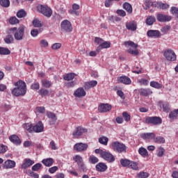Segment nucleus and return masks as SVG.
<instances>
[{
    "label": "nucleus",
    "mask_w": 178,
    "mask_h": 178,
    "mask_svg": "<svg viewBox=\"0 0 178 178\" xmlns=\"http://www.w3.org/2000/svg\"><path fill=\"white\" fill-rule=\"evenodd\" d=\"M15 88L12 90V94L15 97H24L27 92V88L26 82L23 81H19L14 83Z\"/></svg>",
    "instance_id": "1"
},
{
    "label": "nucleus",
    "mask_w": 178,
    "mask_h": 178,
    "mask_svg": "<svg viewBox=\"0 0 178 178\" xmlns=\"http://www.w3.org/2000/svg\"><path fill=\"white\" fill-rule=\"evenodd\" d=\"M24 26H21L18 29L16 27L11 28L10 31L14 33V38L17 41H22L23 37H24Z\"/></svg>",
    "instance_id": "2"
},
{
    "label": "nucleus",
    "mask_w": 178,
    "mask_h": 178,
    "mask_svg": "<svg viewBox=\"0 0 178 178\" xmlns=\"http://www.w3.org/2000/svg\"><path fill=\"white\" fill-rule=\"evenodd\" d=\"M38 12L46 16V17H51L52 16V10L48 6L38 5L36 7Z\"/></svg>",
    "instance_id": "3"
},
{
    "label": "nucleus",
    "mask_w": 178,
    "mask_h": 178,
    "mask_svg": "<svg viewBox=\"0 0 178 178\" xmlns=\"http://www.w3.org/2000/svg\"><path fill=\"white\" fill-rule=\"evenodd\" d=\"M60 30L63 33H72L73 31V26H72V22L69 20L65 19L61 22Z\"/></svg>",
    "instance_id": "4"
},
{
    "label": "nucleus",
    "mask_w": 178,
    "mask_h": 178,
    "mask_svg": "<svg viewBox=\"0 0 178 178\" xmlns=\"http://www.w3.org/2000/svg\"><path fill=\"white\" fill-rule=\"evenodd\" d=\"M145 123L147 124H154V126H158L159 124H162V118L161 117H146Z\"/></svg>",
    "instance_id": "5"
},
{
    "label": "nucleus",
    "mask_w": 178,
    "mask_h": 178,
    "mask_svg": "<svg viewBox=\"0 0 178 178\" xmlns=\"http://www.w3.org/2000/svg\"><path fill=\"white\" fill-rule=\"evenodd\" d=\"M112 147L113 149L115 151V152H119V154H122V152H125L126 151V145L118 141L113 142L112 143Z\"/></svg>",
    "instance_id": "6"
},
{
    "label": "nucleus",
    "mask_w": 178,
    "mask_h": 178,
    "mask_svg": "<svg viewBox=\"0 0 178 178\" xmlns=\"http://www.w3.org/2000/svg\"><path fill=\"white\" fill-rule=\"evenodd\" d=\"M163 55L165 59L170 62H175V60H176V53L170 49L165 50Z\"/></svg>",
    "instance_id": "7"
},
{
    "label": "nucleus",
    "mask_w": 178,
    "mask_h": 178,
    "mask_svg": "<svg viewBox=\"0 0 178 178\" xmlns=\"http://www.w3.org/2000/svg\"><path fill=\"white\" fill-rule=\"evenodd\" d=\"M88 149V145L83 143H78L74 145V149L77 152H84Z\"/></svg>",
    "instance_id": "8"
},
{
    "label": "nucleus",
    "mask_w": 178,
    "mask_h": 178,
    "mask_svg": "<svg viewBox=\"0 0 178 178\" xmlns=\"http://www.w3.org/2000/svg\"><path fill=\"white\" fill-rule=\"evenodd\" d=\"M101 157L103 158V159H105V161H107V162H109L110 163L115 162V156L109 152L103 151V152H102Z\"/></svg>",
    "instance_id": "9"
},
{
    "label": "nucleus",
    "mask_w": 178,
    "mask_h": 178,
    "mask_svg": "<svg viewBox=\"0 0 178 178\" xmlns=\"http://www.w3.org/2000/svg\"><path fill=\"white\" fill-rule=\"evenodd\" d=\"M156 19L158 22H160L161 23H166V22H170V20H172V16L163 14H157Z\"/></svg>",
    "instance_id": "10"
},
{
    "label": "nucleus",
    "mask_w": 178,
    "mask_h": 178,
    "mask_svg": "<svg viewBox=\"0 0 178 178\" xmlns=\"http://www.w3.org/2000/svg\"><path fill=\"white\" fill-rule=\"evenodd\" d=\"M111 109H112V106L109 104H101L98 108V111L100 113H106V112H109Z\"/></svg>",
    "instance_id": "11"
},
{
    "label": "nucleus",
    "mask_w": 178,
    "mask_h": 178,
    "mask_svg": "<svg viewBox=\"0 0 178 178\" xmlns=\"http://www.w3.org/2000/svg\"><path fill=\"white\" fill-rule=\"evenodd\" d=\"M86 95H87V92H86V90L83 88H79L74 92V96L76 98H83Z\"/></svg>",
    "instance_id": "12"
},
{
    "label": "nucleus",
    "mask_w": 178,
    "mask_h": 178,
    "mask_svg": "<svg viewBox=\"0 0 178 178\" xmlns=\"http://www.w3.org/2000/svg\"><path fill=\"white\" fill-rule=\"evenodd\" d=\"M118 83L124 84L125 86H130L131 84V79L127 76H122L118 78Z\"/></svg>",
    "instance_id": "13"
},
{
    "label": "nucleus",
    "mask_w": 178,
    "mask_h": 178,
    "mask_svg": "<svg viewBox=\"0 0 178 178\" xmlns=\"http://www.w3.org/2000/svg\"><path fill=\"white\" fill-rule=\"evenodd\" d=\"M147 37H149L150 38H159L161 35V32L158 30H149L147 32Z\"/></svg>",
    "instance_id": "14"
},
{
    "label": "nucleus",
    "mask_w": 178,
    "mask_h": 178,
    "mask_svg": "<svg viewBox=\"0 0 178 178\" xmlns=\"http://www.w3.org/2000/svg\"><path fill=\"white\" fill-rule=\"evenodd\" d=\"M87 129H85L81 127H76V130L72 133V136L74 138H79L80 136L83 134V133H86Z\"/></svg>",
    "instance_id": "15"
},
{
    "label": "nucleus",
    "mask_w": 178,
    "mask_h": 178,
    "mask_svg": "<svg viewBox=\"0 0 178 178\" xmlns=\"http://www.w3.org/2000/svg\"><path fill=\"white\" fill-rule=\"evenodd\" d=\"M33 130L35 133H42L44 131V124H42V122L39 121L33 127Z\"/></svg>",
    "instance_id": "16"
},
{
    "label": "nucleus",
    "mask_w": 178,
    "mask_h": 178,
    "mask_svg": "<svg viewBox=\"0 0 178 178\" xmlns=\"http://www.w3.org/2000/svg\"><path fill=\"white\" fill-rule=\"evenodd\" d=\"M33 165H34V161H32L30 159H24L21 168L22 169H27L28 168H30V166H33Z\"/></svg>",
    "instance_id": "17"
},
{
    "label": "nucleus",
    "mask_w": 178,
    "mask_h": 178,
    "mask_svg": "<svg viewBox=\"0 0 178 178\" xmlns=\"http://www.w3.org/2000/svg\"><path fill=\"white\" fill-rule=\"evenodd\" d=\"M126 29L130 31H136V30H137V22H136V21L127 22Z\"/></svg>",
    "instance_id": "18"
},
{
    "label": "nucleus",
    "mask_w": 178,
    "mask_h": 178,
    "mask_svg": "<svg viewBox=\"0 0 178 178\" xmlns=\"http://www.w3.org/2000/svg\"><path fill=\"white\" fill-rule=\"evenodd\" d=\"M15 166H16V162L12 160L5 161L3 164L4 169H13V168H15Z\"/></svg>",
    "instance_id": "19"
},
{
    "label": "nucleus",
    "mask_w": 178,
    "mask_h": 178,
    "mask_svg": "<svg viewBox=\"0 0 178 178\" xmlns=\"http://www.w3.org/2000/svg\"><path fill=\"white\" fill-rule=\"evenodd\" d=\"M138 92L140 95H143V97H148V95L152 94V90L149 88H140Z\"/></svg>",
    "instance_id": "20"
},
{
    "label": "nucleus",
    "mask_w": 178,
    "mask_h": 178,
    "mask_svg": "<svg viewBox=\"0 0 178 178\" xmlns=\"http://www.w3.org/2000/svg\"><path fill=\"white\" fill-rule=\"evenodd\" d=\"M106 48H111V42L109 41L106 42H102V44H100L97 48V51L99 52L102 49H105Z\"/></svg>",
    "instance_id": "21"
},
{
    "label": "nucleus",
    "mask_w": 178,
    "mask_h": 178,
    "mask_svg": "<svg viewBox=\"0 0 178 178\" xmlns=\"http://www.w3.org/2000/svg\"><path fill=\"white\" fill-rule=\"evenodd\" d=\"M98 84V82L97 81H90L88 82H85L84 83V88L86 90H90V88H92L93 87H95Z\"/></svg>",
    "instance_id": "22"
},
{
    "label": "nucleus",
    "mask_w": 178,
    "mask_h": 178,
    "mask_svg": "<svg viewBox=\"0 0 178 178\" xmlns=\"http://www.w3.org/2000/svg\"><path fill=\"white\" fill-rule=\"evenodd\" d=\"M141 138L143 140H154L155 134L154 133H143L140 134Z\"/></svg>",
    "instance_id": "23"
},
{
    "label": "nucleus",
    "mask_w": 178,
    "mask_h": 178,
    "mask_svg": "<svg viewBox=\"0 0 178 178\" xmlns=\"http://www.w3.org/2000/svg\"><path fill=\"white\" fill-rule=\"evenodd\" d=\"M107 169L108 166L104 163H99L96 165V170L97 172H105Z\"/></svg>",
    "instance_id": "24"
},
{
    "label": "nucleus",
    "mask_w": 178,
    "mask_h": 178,
    "mask_svg": "<svg viewBox=\"0 0 178 178\" xmlns=\"http://www.w3.org/2000/svg\"><path fill=\"white\" fill-rule=\"evenodd\" d=\"M10 141L11 143H13V144H16L17 145H19V144H22V141H20V138H19V136L17 135H12L9 137Z\"/></svg>",
    "instance_id": "25"
},
{
    "label": "nucleus",
    "mask_w": 178,
    "mask_h": 178,
    "mask_svg": "<svg viewBox=\"0 0 178 178\" xmlns=\"http://www.w3.org/2000/svg\"><path fill=\"white\" fill-rule=\"evenodd\" d=\"M42 163H43L44 166H47V168H49V166H52V165H54V159L52 158L44 159L42 161Z\"/></svg>",
    "instance_id": "26"
},
{
    "label": "nucleus",
    "mask_w": 178,
    "mask_h": 178,
    "mask_svg": "<svg viewBox=\"0 0 178 178\" xmlns=\"http://www.w3.org/2000/svg\"><path fill=\"white\" fill-rule=\"evenodd\" d=\"M123 9H124L129 14L133 13V7L131 6V4L128 2L123 3Z\"/></svg>",
    "instance_id": "27"
},
{
    "label": "nucleus",
    "mask_w": 178,
    "mask_h": 178,
    "mask_svg": "<svg viewBox=\"0 0 178 178\" xmlns=\"http://www.w3.org/2000/svg\"><path fill=\"white\" fill-rule=\"evenodd\" d=\"M47 118H49V119H51L52 122H50V124H54V123L55 122H56L57 120V118H56V115H55V113L50 112V111H47Z\"/></svg>",
    "instance_id": "28"
},
{
    "label": "nucleus",
    "mask_w": 178,
    "mask_h": 178,
    "mask_svg": "<svg viewBox=\"0 0 178 178\" xmlns=\"http://www.w3.org/2000/svg\"><path fill=\"white\" fill-rule=\"evenodd\" d=\"M155 6L158 8V9H162L163 10H165L166 9H169V5L167 3H163L161 2H156Z\"/></svg>",
    "instance_id": "29"
},
{
    "label": "nucleus",
    "mask_w": 178,
    "mask_h": 178,
    "mask_svg": "<svg viewBox=\"0 0 178 178\" xmlns=\"http://www.w3.org/2000/svg\"><path fill=\"white\" fill-rule=\"evenodd\" d=\"M159 106H162L164 112H169V111H170V108H169V103L166 102H159Z\"/></svg>",
    "instance_id": "30"
},
{
    "label": "nucleus",
    "mask_w": 178,
    "mask_h": 178,
    "mask_svg": "<svg viewBox=\"0 0 178 178\" xmlns=\"http://www.w3.org/2000/svg\"><path fill=\"white\" fill-rule=\"evenodd\" d=\"M156 21V19L154 16H147L146 19V24H147V26H152Z\"/></svg>",
    "instance_id": "31"
},
{
    "label": "nucleus",
    "mask_w": 178,
    "mask_h": 178,
    "mask_svg": "<svg viewBox=\"0 0 178 178\" xmlns=\"http://www.w3.org/2000/svg\"><path fill=\"white\" fill-rule=\"evenodd\" d=\"M74 77H76V74L74 73H68L63 76V79L65 80V81H70L73 80Z\"/></svg>",
    "instance_id": "32"
},
{
    "label": "nucleus",
    "mask_w": 178,
    "mask_h": 178,
    "mask_svg": "<svg viewBox=\"0 0 178 178\" xmlns=\"http://www.w3.org/2000/svg\"><path fill=\"white\" fill-rule=\"evenodd\" d=\"M16 16L18 17V19H22L23 17H26V16H27V13L26 10L22 9L17 12Z\"/></svg>",
    "instance_id": "33"
},
{
    "label": "nucleus",
    "mask_w": 178,
    "mask_h": 178,
    "mask_svg": "<svg viewBox=\"0 0 178 178\" xmlns=\"http://www.w3.org/2000/svg\"><path fill=\"white\" fill-rule=\"evenodd\" d=\"M154 143H156L157 144H165V138L163 136H157L155 137L153 139Z\"/></svg>",
    "instance_id": "34"
},
{
    "label": "nucleus",
    "mask_w": 178,
    "mask_h": 178,
    "mask_svg": "<svg viewBox=\"0 0 178 178\" xmlns=\"http://www.w3.org/2000/svg\"><path fill=\"white\" fill-rule=\"evenodd\" d=\"M150 87L156 88L157 90H160V88H162V84L159 83V82L152 81L150 82Z\"/></svg>",
    "instance_id": "35"
},
{
    "label": "nucleus",
    "mask_w": 178,
    "mask_h": 178,
    "mask_svg": "<svg viewBox=\"0 0 178 178\" xmlns=\"http://www.w3.org/2000/svg\"><path fill=\"white\" fill-rule=\"evenodd\" d=\"M138 154L145 158V156H148V151L145 147H140L138 149Z\"/></svg>",
    "instance_id": "36"
},
{
    "label": "nucleus",
    "mask_w": 178,
    "mask_h": 178,
    "mask_svg": "<svg viewBox=\"0 0 178 178\" xmlns=\"http://www.w3.org/2000/svg\"><path fill=\"white\" fill-rule=\"evenodd\" d=\"M24 129L25 130H27L29 133H33V124L31 123H25L23 124Z\"/></svg>",
    "instance_id": "37"
},
{
    "label": "nucleus",
    "mask_w": 178,
    "mask_h": 178,
    "mask_svg": "<svg viewBox=\"0 0 178 178\" xmlns=\"http://www.w3.org/2000/svg\"><path fill=\"white\" fill-rule=\"evenodd\" d=\"M108 141L109 139L106 136H102L99 138V143L103 145H108Z\"/></svg>",
    "instance_id": "38"
},
{
    "label": "nucleus",
    "mask_w": 178,
    "mask_h": 178,
    "mask_svg": "<svg viewBox=\"0 0 178 178\" xmlns=\"http://www.w3.org/2000/svg\"><path fill=\"white\" fill-rule=\"evenodd\" d=\"M0 5L2 6V8H9V6H10V1L0 0Z\"/></svg>",
    "instance_id": "39"
},
{
    "label": "nucleus",
    "mask_w": 178,
    "mask_h": 178,
    "mask_svg": "<svg viewBox=\"0 0 178 178\" xmlns=\"http://www.w3.org/2000/svg\"><path fill=\"white\" fill-rule=\"evenodd\" d=\"M128 168H129V169H133V170H138V163L131 161Z\"/></svg>",
    "instance_id": "40"
},
{
    "label": "nucleus",
    "mask_w": 178,
    "mask_h": 178,
    "mask_svg": "<svg viewBox=\"0 0 178 178\" xmlns=\"http://www.w3.org/2000/svg\"><path fill=\"white\" fill-rule=\"evenodd\" d=\"M130 162H131V161H130L129 159H121L120 160V163L123 168H129V166L130 165Z\"/></svg>",
    "instance_id": "41"
},
{
    "label": "nucleus",
    "mask_w": 178,
    "mask_h": 178,
    "mask_svg": "<svg viewBox=\"0 0 178 178\" xmlns=\"http://www.w3.org/2000/svg\"><path fill=\"white\" fill-rule=\"evenodd\" d=\"M10 50L6 47H0V55H10Z\"/></svg>",
    "instance_id": "42"
},
{
    "label": "nucleus",
    "mask_w": 178,
    "mask_h": 178,
    "mask_svg": "<svg viewBox=\"0 0 178 178\" xmlns=\"http://www.w3.org/2000/svg\"><path fill=\"white\" fill-rule=\"evenodd\" d=\"M42 86L43 87H45V88H49V87H51V86H52V82H51V81H48L47 79H43L42 81Z\"/></svg>",
    "instance_id": "43"
},
{
    "label": "nucleus",
    "mask_w": 178,
    "mask_h": 178,
    "mask_svg": "<svg viewBox=\"0 0 178 178\" xmlns=\"http://www.w3.org/2000/svg\"><path fill=\"white\" fill-rule=\"evenodd\" d=\"M73 159L77 163V165L83 163V157L79 154L75 155L73 157Z\"/></svg>",
    "instance_id": "44"
},
{
    "label": "nucleus",
    "mask_w": 178,
    "mask_h": 178,
    "mask_svg": "<svg viewBox=\"0 0 178 178\" xmlns=\"http://www.w3.org/2000/svg\"><path fill=\"white\" fill-rule=\"evenodd\" d=\"M38 94H40V95H41V97H47V95H48V94H49V91H48V90H47L45 88H42L38 90Z\"/></svg>",
    "instance_id": "45"
},
{
    "label": "nucleus",
    "mask_w": 178,
    "mask_h": 178,
    "mask_svg": "<svg viewBox=\"0 0 178 178\" xmlns=\"http://www.w3.org/2000/svg\"><path fill=\"white\" fill-rule=\"evenodd\" d=\"M157 156H159V158H162L163 156V154H165V149L163 147H160L156 150Z\"/></svg>",
    "instance_id": "46"
},
{
    "label": "nucleus",
    "mask_w": 178,
    "mask_h": 178,
    "mask_svg": "<svg viewBox=\"0 0 178 178\" xmlns=\"http://www.w3.org/2000/svg\"><path fill=\"white\" fill-rule=\"evenodd\" d=\"M124 45H125V47H131L132 48H137V47H138L137 44L132 41L124 42Z\"/></svg>",
    "instance_id": "47"
},
{
    "label": "nucleus",
    "mask_w": 178,
    "mask_h": 178,
    "mask_svg": "<svg viewBox=\"0 0 178 178\" xmlns=\"http://www.w3.org/2000/svg\"><path fill=\"white\" fill-rule=\"evenodd\" d=\"M137 177L147 178V177H149V174L147 172H140L139 173H138Z\"/></svg>",
    "instance_id": "48"
},
{
    "label": "nucleus",
    "mask_w": 178,
    "mask_h": 178,
    "mask_svg": "<svg viewBox=\"0 0 178 178\" xmlns=\"http://www.w3.org/2000/svg\"><path fill=\"white\" fill-rule=\"evenodd\" d=\"M177 113L176 111V109L171 111L169 114V118L170 119H172V120H175L176 119H177Z\"/></svg>",
    "instance_id": "49"
},
{
    "label": "nucleus",
    "mask_w": 178,
    "mask_h": 178,
    "mask_svg": "<svg viewBox=\"0 0 178 178\" xmlns=\"http://www.w3.org/2000/svg\"><path fill=\"white\" fill-rule=\"evenodd\" d=\"M10 24H19V19L16 17H10L9 19Z\"/></svg>",
    "instance_id": "50"
},
{
    "label": "nucleus",
    "mask_w": 178,
    "mask_h": 178,
    "mask_svg": "<svg viewBox=\"0 0 178 178\" xmlns=\"http://www.w3.org/2000/svg\"><path fill=\"white\" fill-rule=\"evenodd\" d=\"M122 118H124V120H125V122H130V119H131V115H130V114H129V113L127 112H123Z\"/></svg>",
    "instance_id": "51"
},
{
    "label": "nucleus",
    "mask_w": 178,
    "mask_h": 178,
    "mask_svg": "<svg viewBox=\"0 0 178 178\" xmlns=\"http://www.w3.org/2000/svg\"><path fill=\"white\" fill-rule=\"evenodd\" d=\"M6 44H12L13 42V36L12 35H8L4 39Z\"/></svg>",
    "instance_id": "52"
},
{
    "label": "nucleus",
    "mask_w": 178,
    "mask_h": 178,
    "mask_svg": "<svg viewBox=\"0 0 178 178\" xmlns=\"http://www.w3.org/2000/svg\"><path fill=\"white\" fill-rule=\"evenodd\" d=\"M138 83L140 86H148L149 81L145 79H140L138 80Z\"/></svg>",
    "instance_id": "53"
},
{
    "label": "nucleus",
    "mask_w": 178,
    "mask_h": 178,
    "mask_svg": "<svg viewBox=\"0 0 178 178\" xmlns=\"http://www.w3.org/2000/svg\"><path fill=\"white\" fill-rule=\"evenodd\" d=\"M78 168L79 170L82 172H86L87 171V167L86 166V164H84V162L80 163L78 164Z\"/></svg>",
    "instance_id": "54"
},
{
    "label": "nucleus",
    "mask_w": 178,
    "mask_h": 178,
    "mask_svg": "<svg viewBox=\"0 0 178 178\" xmlns=\"http://www.w3.org/2000/svg\"><path fill=\"white\" fill-rule=\"evenodd\" d=\"M32 23H33V27H42V24L38 19H33Z\"/></svg>",
    "instance_id": "55"
},
{
    "label": "nucleus",
    "mask_w": 178,
    "mask_h": 178,
    "mask_svg": "<svg viewBox=\"0 0 178 178\" xmlns=\"http://www.w3.org/2000/svg\"><path fill=\"white\" fill-rule=\"evenodd\" d=\"M89 161L90 163L95 164V163H98L99 160H98V158H97L95 156L91 155L89 158Z\"/></svg>",
    "instance_id": "56"
},
{
    "label": "nucleus",
    "mask_w": 178,
    "mask_h": 178,
    "mask_svg": "<svg viewBox=\"0 0 178 178\" xmlns=\"http://www.w3.org/2000/svg\"><path fill=\"white\" fill-rule=\"evenodd\" d=\"M41 166H42V164L38 163L32 166V170H33V172H37L41 169Z\"/></svg>",
    "instance_id": "57"
},
{
    "label": "nucleus",
    "mask_w": 178,
    "mask_h": 178,
    "mask_svg": "<svg viewBox=\"0 0 178 178\" xmlns=\"http://www.w3.org/2000/svg\"><path fill=\"white\" fill-rule=\"evenodd\" d=\"M8 151V147L5 145H0V154H5Z\"/></svg>",
    "instance_id": "58"
},
{
    "label": "nucleus",
    "mask_w": 178,
    "mask_h": 178,
    "mask_svg": "<svg viewBox=\"0 0 178 178\" xmlns=\"http://www.w3.org/2000/svg\"><path fill=\"white\" fill-rule=\"evenodd\" d=\"M70 15H74V16H79L80 15V11L78 10H70L69 11Z\"/></svg>",
    "instance_id": "59"
},
{
    "label": "nucleus",
    "mask_w": 178,
    "mask_h": 178,
    "mask_svg": "<svg viewBox=\"0 0 178 178\" xmlns=\"http://www.w3.org/2000/svg\"><path fill=\"white\" fill-rule=\"evenodd\" d=\"M31 88L32 90H40V83L38 82L32 83Z\"/></svg>",
    "instance_id": "60"
},
{
    "label": "nucleus",
    "mask_w": 178,
    "mask_h": 178,
    "mask_svg": "<svg viewBox=\"0 0 178 178\" xmlns=\"http://www.w3.org/2000/svg\"><path fill=\"white\" fill-rule=\"evenodd\" d=\"M49 145H50V148L54 151H56V149H58V147H56V143H55V141L51 140L50 142Z\"/></svg>",
    "instance_id": "61"
},
{
    "label": "nucleus",
    "mask_w": 178,
    "mask_h": 178,
    "mask_svg": "<svg viewBox=\"0 0 178 178\" xmlns=\"http://www.w3.org/2000/svg\"><path fill=\"white\" fill-rule=\"evenodd\" d=\"M116 13L122 17H124V16H126V11H124V10H117Z\"/></svg>",
    "instance_id": "62"
},
{
    "label": "nucleus",
    "mask_w": 178,
    "mask_h": 178,
    "mask_svg": "<svg viewBox=\"0 0 178 178\" xmlns=\"http://www.w3.org/2000/svg\"><path fill=\"white\" fill-rule=\"evenodd\" d=\"M170 12L172 15L177 16L178 15V8L177 7H172L170 9Z\"/></svg>",
    "instance_id": "63"
},
{
    "label": "nucleus",
    "mask_w": 178,
    "mask_h": 178,
    "mask_svg": "<svg viewBox=\"0 0 178 178\" xmlns=\"http://www.w3.org/2000/svg\"><path fill=\"white\" fill-rule=\"evenodd\" d=\"M31 35L32 37H37L38 35V29H34L31 31Z\"/></svg>",
    "instance_id": "64"
}]
</instances>
